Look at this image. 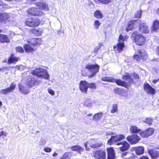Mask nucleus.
Masks as SVG:
<instances>
[{"label":"nucleus","mask_w":159,"mask_h":159,"mask_svg":"<svg viewBox=\"0 0 159 159\" xmlns=\"http://www.w3.org/2000/svg\"><path fill=\"white\" fill-rule=\"evenodd\" d=\"M28 44L23 45V48L26 53H33L35 50L34 47L39 46L42 44L43 40L40 38H32L26 40Z\"/></svg>","instance_id":"nucleus-1"},{"label":"nucleus","mask_w":159,"mask_h":159,"mask_svg":"<svg viewBox=\"0 0 159 159\" xmlns=\"http://www.w3.org/2000/svg\"><path fill=\"white\" fill-rule=\"evenodd\" d=\"M131 37L133 42L137 46H143L146 44V37L142 34L138 33L136 31L133 32Z\"/></svg>","instance_id":"nucleus-2"},{"label":"nucleus","mask_w":159,"mask_h":159,"mask_svg":"<svg viewBox=\"0 0 159 159\" xmlns=\"http://www.w3.org/2000/svg\"><path fill=\"white\" fill-rule=\"evenodd\" d=\"M96 85L95 83H89L85 80H81L79 84V88L82 93L87 94L89 88L91 89H95Z\"/></svg>","instance_id":"nucleus-3"},{"label":"nucleus","mask_w":159,"mask_h":159,"mask_svg":"<svg viewBox=\"0 0 159 159\" xmlns=\"http://www.w3.org/2000/svg\"><path fill=\"white\" fill-rule=\"evenodd\" d=\"M41 23L40 19L33 17L26 18L24 22L25 25L30 28L37 27L40 25Z\"/></svg>","instance_id":"nucleus-4"},{"label":"nucleus","mask_w":159,"mask_h":159,"mask_svg":"<svg viewBox=\"0 0 159 159\" xmlns=\"http://www.w3.org/2000/svg\"><path fill=\"white\" fill-rule=\"evenodd\" d=\"M138 53L134 54L133 57L134 59L138 62L141 60L143 61H145L147 59L148 55L147 52L143 49H140L137 51Z\"/></svg>","instance_id":"nucleus-5"},{"label":"nucleus","mask_w":159,"mask_h":159,"mask_svg":"<svg viewBox=\"0 0 159 159\" xmlns=\"http://www.w3.org/2000/svg\"><path fill=\"white\" fill-rule=\"evenodd\" d=\"M85 68L88 69L89 71L92 73V74L89 76V78H90L94 77L97 73L98 72L99 66L97 64H88L85 66Z\"/></svg>","instance_id":"nucleus-6"},{"label":"nucleus","mask_w":159,"mask_h":159,"mask_svg":"<svg viewBox=\"0 0 159 159\" xmlns=\"http://www.w3.org/2000/svg\"><path fill=\"white\" fill-rule=\"evenodd\" d=\"M28 16H40L43 15V12L35 7H32L29 8L27 11Z\"/></svg>","instance_id":"nucleus-7"},{"label":"nucleus","mask_w":159,"mask_h":159,"mask_svg":"<svg viewBox=\"0 0 159 159\" xmlns=\"http://www.w3.org/2000/svg\"><path fill=\"white\" fill-rule=\"evenodd\" d=\"M154 129L150 127L144 130L141 131L139 134L142 138H144L152 136L154 134Z\"/></svg>","instance_id":"nucleus-8"},{"label":"nucleus","mask_w":159,"mask_h":159,"mask_svg":"<svg viewBox=\"0 0 159 159\" xmlns=\"http://www.w3.org/2000/svg\"><path fill=\"white\" fill-rule=\"evenodd\" d=\"M126 139L131 144H134L138 143L141 139L137 134H134L128 136Z\"/></svg>","instance_id":"nucleus-9"},{"label":"nucleus","mask_w":159,"mask_h":159,"mask_svg":"<svg viewBox=\"0 0 159 159\" xmlns=\"http://www.w3.org/2000/svg\"><path fill=\"white\" fill-rule=\"evenodd\" d=\"M125 137L123 134H116L115 135L112 136L110 138V145L120 141L121 140L125 139Z\"/></svg>","instance_id":"nucleus-10"},{"label":"nucleus","mask_w":159,"mask_h":159,"mask_svg":"<svg viewBox=\"0 0 159 159\" xmlns=\"http://www.w3.org/2000/svg\"><path fill=\"white\" fill-rule=\"evenodd\" d=\"M143 88L145 91L148 94L154 95L156 93V90L148 83H146L144 84Z\"/></svg>","instance_id":"nucleus-11"},{"label":"nucleus","mask_w":159,"mask_h":159,"mask_svg":"<svg viewBox=\"0 0 159 159\" xmlns=\"http://www.w3.org/2000/svg\"><path fill=\"white\" fill-rule=\"evenodd\" d=\"M139 30L142 33L148 34L150 31L148 26L145 22L141 23L139 24Z\"/></svg>","instance_id":"nucleus-12"},{"label":"nucleus","mask_w":159,"mask_h":159,"mask_svg":"<svg viewBox=\"0 0 159 159\" xmlns=\"http://www.w3.org/2000/svg\"><path fill=\"white\" fill-rule=\"evenodd\" d=\"M125 46L124 42H119L113 46L114 50L116 53L120 52L123 50Z\"/></svg>","instance_id":"nucleus-13"},{"label":"nucleus","mask_w":159,"mask_h":159,"mask_svg":"<svg viewBox=\"0 0 159 159\" xmlns=\"http://www.w3.org/2000/svg\"><path fill=\"white\" fill-rule=\"evenodd\" d=\"M16 85L14 83H12L11 84L9 87H7L5 89H2L1 92L3 94L6 95L9 93L12 92L16 88Z\"/></svg>","instance_id":"nucleus-14"},{"label":"nucleus","mask_w":159,"mask_h":159,"mask_svg":"<svg viewBox=\"0 0 159 159\" xmlns=\"http://www.w3.org/2000/svg\"><path fill=\"white\" fill-rule=\"evenodd\" d=\"M35 5L40 10L48 11L49 10L48 4L45 2H38L35 3Z\"/></svg>","instance_id":"nucleus-15"},{"label":"nucleus","mask_w":159,"mask_h":159,"mask_svg":"<svg viewBox=\"0 0 159 159\" xmlns=\"http://www.w3.org/2000/svg\"><path fill=\"white\" fill-rule=\"evenodd\" d=\"M93 155L95 158L98 159H104L106 157L105 152L100 150L94 152Z\"/></svg>","instance_id":"nucleus-16"},{"label":"nucleus","mask_w":159,"mask_h":159,"mask_svg":"<svg viewBox=\"0 0 159 159\" xmlns=\"http://www.w3.org/2000/svg\"><path fill=\"white\" fill-rule=\"evenodd\" d=\"M122 79L124 80H128V82H127V86L125 87V88H127L129 86H130L131 84L133 82V79L132 78L131 76L128 73H126L125 74L123 75L122 77Z\"/></svg>","instance_id":"nucleus-17"},{"label":"nucleus","mask_w":159,"mask_h":159,"mask_svg":"<svg viewBox=\"0 0 159 159\" xmlns=\"http://www.w3.org/2000/svg\"><path fill=\"white\" fill-rule=\"evenodd\" d=\"M151 30L152 32H157L159 30V20L155 19L153 21L152 25L151 26Z\"/></svg>","instance_id":"nucleus-18"},{"label":"nucleus","mask_w":159,"mask_h":159,"mask_svg":"<svg viewBox=\"0 0 159 159\" xmlns=\"http://www.w3.org/2000/svg\"><path fill=\"white\" fill-rule=\"evenodd\" d=\"M110 82H115L118 86L126 87L127 85V82L120 79H116L113 78H110Z\"/></svg>","instance_id":"nucleus-19"},{"label":"nucleus","mask_w":159,"mask_h":159,"mask_svg":"<svg viewBox=\"0 0 159 159\" xmlns=\"http://www.w3.org/2000/svg\"><path fill=\"white\" fill-rule=\"evenodd\" d=\"M19 59V57H16L13 53H11L8 58L7 63L8 64H15Z\"/></svg>","instance_id":"nucleus-20"},{"label":"nucleus","mask_w":159,"mask_h":159,"mask_svg":"<svg viewBox=\"0 0 159 159\" xmlns=\"http://www.w3.org/2000/svg\"><path fill=\"white\" fill-rule=\"evenodd\" d=\"M137 20H132L129 21L127 24L126 27L125 28V30L127 32H129L134 30V28L135 22L137 21Z\"/></svg>","instance_id":"nucleus-21"},{"label":"nucleus","mask_w":159,"mask_h":159,"mask_svg":"<svg viewBox=\"0 0 159 159\" xmlns=\"http://www.w3.org/2000/svg\"><path fill=\"white\" fill-rule=\"evenodd\" d=\"M44 71L43 69L40 68H36L34 70H33L31 73L33 75H36L38 77H43L44 76L43 73Z\"/></svg>","instance_id":"nucleus-22"},{"label":"nucleus","mask_w":159,"mask_h":159,"mask_svg":"<svg viewBox=\"0 0 159 159\" xmlns=\"http://www.w3.org/2000/svg\"><path fill=\"white\" fill-rule=\"evenodd\" d=\"M148 153L152 159H156L159 157V151L150 149L148 151Z\"/></svg>","instance_id":"nucleus-23"},{"label":"nucleus","mask_w":159,"mask_h":159,"mask_svg":"<svg viewBox=\"0 0 159 159\" xmlns=\"http://www.w3.org/2000/svg\"><path fill=\"white\" fill-rule=\"evenodd\" d=\"M10 42L9 37L6 34H0V43H8Z\"/></svg>","instance_id":"nucleus-24"},{"label":"nucleus","mask_w":159,"mask_h":159,"mask_svg":"<svg viewBox=\"0 0 159 159\" xmlns=\"http://www.w3.org/2000/svg\"><path fill=\"white\" fill-rule=\"evenodd\" d=\"M30 32L32 34L36 36H40L43 33V31L40 28L38 29L34 28L31 29L30 30Z\"/></svg>","instance_id":"nucleus-25"},{"label":"nucleus","mask_w":159,"mask_h":159,"mask_svg":"<svg viewBox=\"0 0 159 159\" xmlns=\"http://www.w3.org/2000/svg\"><path fill=\"white\" fill-rule=\"evenodd\" d=\"M71 149L73 151H76L79 153L81 154L84 150V148L81 146L78 145H75L70 147Z\"/></svg>","instance_id":"nucleus-26"},{"label":"nucleus","mask_w":159,"mask_h":159,"mask_svg":"<svg viewBox=\"0 0 159 159\" xmlns=\"http://www.w3.org/2000/svg\"><path fill=\"white\" fill-rule=\"evenodd\" d=\"M130 144L126 141H124V142L122 144V146L119 148L120 151L124 152L128 150Z\"/></svg>","instance_id":"nucleus-27"},{"label":"nucleus","mask_w":159,"mask_h":159,"mask_svg":"<svg viewBox=\"0 0 159 159\" xmlns=\"http://www.w3.org/2000/svg\"><path fill=\"white\" fill-rule=\"evenodd\" d=\"M129 130L130 133L132 134L140 133L141 131V129L135 125H131Z\"/></svg>","instance_id":"nucleus-28"},{"label":"nucleus","mask_w":159,"mask_h":159,"mask_svg":"<svg viewBox=\"0 0 159 159\" xmlns=\"http://www.w3.org/2000/svg\"><path fill=\"white\" fill-rule=\"evenodd\" d=\"M134 150L137 155H140L143 153L144 148L143 146H139L136 147Z\"/></svg>","instance_id":"nucleus-29"},{"label":"nucleus","mask_w":159,"mask_h":159,"mask_svg":"<svg viewBox=\"0 0 159 159\" xmlns=\"http://www.w3.org/2000/svg\"><path fill=\"white\" fill-rule=\"evenodd\" d=\"M94 16L96 18L101 19L103 17V15L101 11L99 10H96L94 12Z\"/></svg>","instance_id":"nucleus-30"},{"label":"nucleus","mask_w":159,"mask_h":159,"mask_svg":"<svg viewBox=\"0 0 159 159\" xmlns=\"http://www.w3.org/2000/svg\"><path fill=\"white\" fill-rule=\"evenodd\" d=\"M18 87L19 90L22 93L27 94L29 92V91L25 89L24 87L21 84H19Z\"/></svg>","instance_id":"nucleus-31"},{"label":"nucleus","mask_w":159,"mask_h":159,"mask_svg":"<svg viewBox=\"0 0 159 159\" xmlns=\"http://www.w3.org/2000/svg\"><path fill=\"white\" fill-rule=\"evenodd\" d=\"M7 21H9L8 20V17H5L4 14L0 13V22L6 23Z\"/></svg>","instance_id":"nucleus-32"},{"label":"nucleus","mask_w":159,"mask_h":159,"mask_svg":"<svg viewBox=\"0 0 159 159\" xmlns=\"http://www.w3.org/2000/svg\"><path fill=\"white\" fill-rule=\"evenodd\" d=\"M128 38V36H123L121 34H120L118 39V41L124 42L125 41H127Z\"/></svg>","instance_id":"nucleus-33"},{"label":"nucleus","mask_w":159,"mask_h":159,"mask_svg":"<svg viewBox=\"0 0 159 159\" xmlns=\"http://www.w3.org/2000/svg\"><path fill=\"white\" fill-rule=\"evenodd\" d=\"M115 152L112 147H110V159L116 158Z\"/></svg>","instance_id":"nucleus-34"},{"label":"nucleus","mask_w":159,"mask_h":159,"mask_svg":"<svg viewBox=\"0 0 159 159\" xmlns=\"http://www.w3.org/2000/svg\"><path fill=\"white\" fill-rule=\"evenodd\" d=\"M102 113H97L95 114L93 116V120L97 121L100 120L102 116Z\"/></svg>","instance_id":"nucleus-35"},{"label":"nucleus","mask_w":159,"mask_h":159,"mask_svg":"<svg viewBox=\"0 0 159 159\" xmlns=\"http://www.w3.org/2000/svg\"><path fill=\"white\" fill-rule=\"evenodd\" d=\"M153 120V119L151 118H147L143 121V122L149 125H151L152 123Z\"/></svg>","instance_id":"nucleus-36"},{"label":"nucleus","mask_w":159,"mask_h":159,"mask_svg":"<svg viewBox=\"0 0 159 159\" xmlns=\"http://www.w3.org/2000/svg\"><path fill=\"white\" fill-rule=\"evenodd\" d=\"M102 145V143L96 142L91 145L90 147L92 148H97Z\"/></svg>","instance_id":"nucleus-37"},{"label":"nucleus","mask_w":159,"mask_h":159,"mask_svg":"<svg viewBox=\"0 0 159 159\" xmlns=\"http://www.w3.org/2000/svg\"><path fill=\"white\" fill-rule=\"evenodd\" d=\"M72 152H66L63 154L66 159H70L72 156Z\"/></svg>","instance_id":"nucleus-38"},{"label":"nucleus","mask_w":159,"mask_h":159,"mask_svg":"<svg viewBox=\"0 0 159 159\" xmlns=\"http://www.w3.org/2000/svg\"><path fill=\"white\" fill-rule=\"evenodd\" d=\"M15 49L16 51L19 53H23L24 52V51L23 48L21 46H17L16 47Z\"/></svg>","instance_id":"nucleus-39"},{"label":"nucleus","mask_w":159,"mask_h":159,"mask_svg":"<svg viewBox=\"0 0 159 159\" xmlns=\"http://www.w3.org/2000/svg\"><path fill=\"white\" fill-rule=\"evenodd\" d=\"M118 111V107L117 104H114L112 105V109L111 110V112L113 113Z\"/></svg>","instance_id":"nucleus-40"},{"label":"nucleus","mask_w":159,"mask_h":159,"mask_svg":"<svg viewBox=\"0 0 159 159\" xmlns=\"http://www.w3.org/2000/svg\"><path fill=\"white\" fill-rule=\"evenodd\" d=\"M101 24L100 23L98 20H95L94 22L93 25L95 28L97 29H98Z\"/></svg>","instance_id":"nucleus-41"},{"label":"nucleus","mask_w":159,"mask_h":159,"mask_svg":"<svg viewBox=\"0 0 159 159\" xmlns=\"http://www.w3.org/2000/svg\"><path fill=\"white\" fill-rule=\"evenodd\" d=\"M92 103L90 101L89 98L87 99L84 102V105L87 107H89L91 105Z\"/></svg>","instance_id":"nucleus-42"},{"label":"nucleus","mask_w":159,"mask_h":159,"mask_svg":"<svg viewBox=\"0 0 159 159\" xmlns=\"http://www.w3.org/2000/svg\"><path fill=\"white\" fill-rule=\"evenodd\" d=\"M142 10H140L138 11L137 13L135 15V18H140L142 16Z\"/></svg>","instance_id":"nucleus-43"},{"label":"nucleus","mask_w":159,"mask_h":159,"mask_svg":"<svg viewBox=\"0 0 159 159\" xmlns=\"http://www.w3.org/2000/svg\"><path fill=\"white\" fill-rule=\"evenodd\" d=\"M7 133L5 131H0V138H4L7 135Z\"/></svg>","instance_id":"nucleus-44"},{"label":"nucleus","mask_w":159,"mask_h":159,"mask_svg":"<svg viewBox=\"0 0 159 159\" xmlns=\"http://www.w3.org/2000/svg\"><path fill=\"white\" fill-rule=\"evenodd\" d=\"M102 4H107L109 2V0H98Z\"/></svg>","instance_id":"nucleus-45"},{"label":"nucleus","mask_w":159,"mask_h":159,"mask_svg":"<svg viewBox=\"0 0 159 159\" xmlns=\"http://www.w3.org/2000/svg\"><path fill=\"white\" fill-rule=\"evenodd\" d=\"M10 67H3L2 68H0V71H2V72H3L5 70H8L9 69V68Z\"/></svg>","instance_id":"nucleus-46"},{"label":"nucleus","mask_w":159,"mask_h":159,"mask_svg":"<svg viewBox=\"0 0 159 159\" xmlns=\"http://www.w3.org/2000/svg\"><path fill=\"white\" fill-rule=\"evenodd\" d=\"M43 150L44 151L46 152H50L52 150L51 148L48 147H45Z\"/></svg>","instance_id":"nucleus-47"},{"label":"nucleus","mask_w":159,"mask_h":159,"mask_svg":"<svg viewBox=\"0 0 159 159\" xmlns=\"http://www.w3.org/2000/svg\"><path fill=\"white\" fill-rule=\"evenodd\" d=\"M133 77L135 80H138L139 79V76L138 75L135 73H133Z\"/></svg>","instance_id":"nucleus-48"},{"label":"nucleus","mask_w":159,"mask_h":159,"mask_svg":"<svg viewBox=\"0 0 159 159\" xmlns=\"http://www.w3.org/2000/svg\"><path fill=\"white\" fill-rule=\"evenodd\" d=\"M101 79L102 80L104 81H109V77H103Z\"/></svg>","instance_id":"nucleus-49"},{"label":"nucleus","mask_w":159,"mask_h":159,"mask_svg":"<svg viewBox=\"0 0 159 159\" xmlns=\"http://www.w3.org/2000/svg\"><path fill=\"white\" fill-rule=\"evenodd\" d=\"M155 51L156 54L159 57V45L156 47Z\"/></svg>","instance_id":"nucleus-50"},{"label":"nucleus","mask_w":159,"mask_h":159,"mask_svg":"<svg viewBox=\"0 0 159 159\" xmlns=\"http://www.w3.org/2000/svg\"><path fill=\"white\" fill-rule=\"evenodd\" d=\"M48 93L52 95H54V91L52 89H48Z\"/></svg>","instance_id":"nucleus-51"},{"label":"nucleus","mask_w":159,"mask_h":159,"mask_svg":"<svg viewBox=\"0 0 159 159\" xmlns=\"http://www.w3.org/2000/svg\"><path fill=\"white\" fill-rule=\"evenodd\" d=\"M139 159H150L149 157L146 156H141Z\"/></svg>","instance_id":"nucleus-52"},{"label":"nucleus","mask_w":159,"mask_h":159,"mask_svg":"<svg viewBox=\"0 0 159 159\" xmlns=\"http://www.w3.org/2000/svg\"><path fill=\"white\" fill-rule=\"evenodd\" d=\"M44 78L45 79H48L49 78V75H48V74L47 73H45V75L44 77Z\"/></svg>","instance_id":"nucleus-53"},{"label":"nucleus","mask_w":159,"mask_h":159,"mask_svg":"<svg viewBox=\"0 0 159 159\" xmlns=\"http://www.w3.org/2000/svg\"><path fill=\"white\" fill-rule=\"evenodd\" d=\"M107 159H109V148H107Z\"/></svg>","instance_id":"nucleus-54"},{"label":"nucleus","mask_w":159,"mask_h":159,"mask_svg":"<svg viewBox=\"0 0 159 159\" xmlns=\"http://www.w3.org/2000/svg\"><path fill=\"white\" fill-rule=\"evenodd\" d=\"M84 146L86 150L88 151L89 150V148L87 147V143H85L84 144Z\"/></svg>","instance_id":"nucleus-55"},{"label":"nucleus","mask_w":159,"mask_h":159,"mask_svg":"<svg viewBox=\"0 0 159 159\" xmlns=\"http://www.w3.org/2000/svg\"><path fill=\"white\" fill-rule=\"evenodd\" d=\"M58 155V153H57L56 152H54L52 154V156L53 157H56V156H57Z\"/></svg>","instance_id":"nucleus-56"},{"label":"nucleus","mask_w":159,"mask_h":159,"mask_svg":"<svg viewBox=\"0 0 159 159\" xmlns=\"http://www.w3.org/2000/svg\"><path fill=\"white\" fill-rule=\"evenodd\" d=\"M99 48L97 47L95 48L94 50V53H97L98 50H99Z\"/></svg>","instance_id":"nucleus-57"},{"label":"nucleus","mask_w":159,"mask_h":159,"mask_svg":"<svg viewBox=\"0 0 159 159\" xmlns=\"http://www.w3.org/2000/svg\"><path fill=\"white\" fill-rule=\"evenodd\" d=\"M123 142H124V141H122L120 142L119 143H116V145H122Z\"/></svg>","instance_id":"nucleus-58"},{"label":"nucleus","mask_w":159,"mask_h":159,"mask_svg":"<svg viewBox=\"0 0 159 159\" xmlns=\"http://www.w3.org/2000/svg\"><path fill=\"white\" fill-rule=\"evenodd\" d=\"M158 80V79L157 80H153L152 82L154 83H156L157 82Z\"/></svg>","instance_id":"nucleus-59"},{"label":"nucleus","mask_w":159,"mask_h":159,"mask_svg":"<svg viewBox=\"0 0 159 159\" xmlns=\"http://www.w3.org/2000/svg\"><path fill=\"white\" fill-rule=\"evenodd\" d=\"M131 157H132L131 158H130V157H126L124 159H133L134 158L132 156H131Z\"/></svg>","instance_id":"nucleus-60"},{"label":"nucleus","mask_w":159,"mask_h":159,"mask_svg":"<svg viewBox=\"0 0 159 159\" xmlns=\"http://www.w3.org/2000/svg\"><path fill=\"white\" fill-rule=\"evenodd\" d=\"M3 3L2 1L0 0V6H3Z\"/></svg>","instance_id":"nucleus-61"},{"label":"nucleus","mask_w":159,"mask_h":159,"mask_svg":"<svg viewBox=\"0 0 159 159\" xmlns=\"http://www.w3.org/2000/svg\"><path fill=\"white\" fill-rule=\"evenodd\" d=\"M2 102L0 101V107H1L2 106Z\"/></svg>","instance_id":"nucleus-62"},{"label":"nucleus","mask_w":159,"mask_h":159,"mask_svg":"<svg viewBox=\"0 0 159 159\" xmlns=\"http://www.w3.org/2000/svg\"><path fill=\"white\" fill-rule=\"evenodd\" d=\"M2 32H3V30L0 28V33H2Z\"/></svg>","instance_id":"nucleus-63"},{"label":"nucleus","mask_w":159,"mask_h":159,"mask_svg":"<svg viewBox=\"0 0 159 159\" xmlns=\"http://www.w3.org/2000/svg\"><path fill=\"white\" fill-rule=\"evenodd\" d=\"M62 158H63V159H66V158L65 157L63 156V155L62 156Z\"/></svg>","instance_id":"nucleus-64"}]
</instances>
